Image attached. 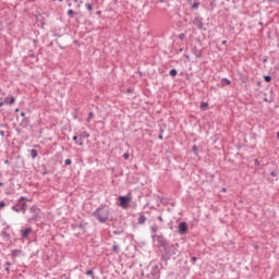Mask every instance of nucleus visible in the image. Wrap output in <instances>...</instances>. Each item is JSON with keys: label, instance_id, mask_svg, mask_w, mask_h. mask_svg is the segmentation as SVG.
Masks as SVG:
<instances>
[{"label": "nucleus", "instance_id": "1", "mask_svg": "<svg viewBox=\"0 0 279 279\" xmlns=\"http://www.w3.org/2000/svg\"><path fill=\"white\" fill-rule=\"evenodd\" d=\"M157 247L162 250L160 260L167 265V263L178 254V247H180V244H171V242L165 238V234L161 233L157 238Z\"/></svg>", "mask_w": 279, "mask_h": 279}, {"label": "nucleus", "instance_id": "2", "mask_svg": "<svg viewBox=\"0 0 279 279\" xmlns=\"http://www.w3.org/2000/svg\"><path fill=\"white\" fill-rule=\"evenodd\" d=\"M92 217H95L98 223H108V221H114V217H112V214H110V206L106 204H100L99 207L92 213Z\"/></svg>", "mask_w": 279, "mask_h": 279}, {"label": "nucleus", "instance_id": "3", "mask_svg": "<svg viewBox=\"0 0 279 279\" xmlns=\"http://www.w3.org/2000/svg\"><path fill=\"white\" fill-rule=\"evenodd\" d=\"M29 215L26 216V222L27 223H38V221H43V216L45 213H43V209L38 207V205L34 204L28 208Z\"/></svg>", "mask_w": 279, "mask_h": 279}, {"label": "nucleus", "instance_id": "4", "mask_svg": "<svg viewBox=\"0 0 279 279\" xmlns=\"http://www.w3.org/2000/svg\"><path fill=\"white\" fill-rule=\"evenodd\" d=\"M27 202H31L27 196H21L13 206H11V210L14 213H22L25 215L27 213Z\"/></svg>", "mask_w": 279, "mask_h": 279}, {"label": "nucleus", "instance_id": "5", "mask_svg": "<svg viewBox=\"0 0 279 279\" xmlns=\"http://www.w3.org/2000/svg\"><path fill=\"white\" fill-rule=\"evenodd\" d=\"M232 78L234 82H241L240 84H247L250 82V76L245 75L241 70H236Z\"/></svg>", "mask_w": 279, "mask_h": 279}, {"label": "nucleus", "instance_id": "6", "mask_svg": "<svg viewBox=\"0 0 279 279\" xmlns=\"http://www.w3.org/2000/svg\"><path fill=\"white\" fill-rule=\"evenodd\" d=\"M118 202L121 208H128V206H130V203L132 202V193H129L126 195H120L118 197Z\"/></svg>", "mask_w": 279, "mask_h": 279}, {"label": "nucleus", "instance_id": "7", "mask_svg": "<svg viewBox=\"0 0 279 279\" xmlns=\"http://www.w3.org/2000/svg\"><path fill=\"white\" fill-rule=\"evenodd\" d=\"M112 228H114L112 234H114L116 236H119L120 234H123V232H125V229L123 228V226H121V220L116 219L112 223Z\"/></svg>", "mask_w": 279, "mask_h": 279}, {"label": "nucleus", "instance_id": "8", "mask_svg": "<svg viewBox=\"0 0 279 279\" xmlns=\"http://www.w3.org/2000/svg\"><path fill=\"white\" fill-rule=\"evenodd\" d=\"M177 233L181 234V236H184V234H187L189 233V222H186V221L179 222Z\"/></svg>", "mask_w": 279, "mask_h": 279}, {"label": "nucleus", "instance_id": "9", "mask_svg": "<svg viewBox=\"0 0 279 279\" xmlns=\"http://www.w3.org/2000/svg\"><path fill=\"white\" fill-rule=\"evenodd\" d=\"M160 278V268L158 265L151 267L150 272L147 275V279H159Z\"/></svg>", "mask_w": 279, "mask_h": 279}, {"label": "nucleus", "instance_id": "10", "mask_svg": "<svg viewBox=\"0 0 279 279\" xmlns=\"http://www.w3.org/2000/svg\"><path fill=\"white\" fill-rule=\"evenodd\" d=\"M87 227H88V222L86 220H82L80 222L72 223L73 230H82V232H86Z\"/></svg>", "mask_w": 279, "mask_h": 279}, {"label": "nucleus", "instance_id": "11", "mask_svg": "<svg viewBox=\"0 0 279 279\" xmlns=\"http://www.w3.org/2000/svg\"><path fill=\"white\" fill-rule=\"evenodd\" d=\"M192 23L195 25V27H197V29H203V32H206V27H204V17L195 16Z\"/></svg>", "mask_w": 279, "mask_h": 279}, {"label": "nucleus", "instance_id": "12", "mask_svg": "<svg viewBox=\"0 0 279 279\" xmlns=\"http://www.w3.org/2000/svg\"><path fill=\"white\" fill-rule=\"evenodd\" d=\"M33 229L32 227H26L22 230H20V234L22 236V239H29V235L32 234Z\"/></svg>", "mask_w": 279, "mask_h": 279}, {"label": "nucleus", "instance_id": "13", "mask_svg": "<svg viewBox=\"0 0 279 279\" xmlns=\"http://www.w3.org/2000/svg\"><path fill=\"white\" fill-rule=\"evenodd\" d=\"M158 232V225H153L150 226V234H151V239L153 241H157L158 242V234H156Z\"/></svg>", "mask_w": 279, "mask_h": 279}, {"label": "nucleus", "instance_id": "14", "mask_svg": "<svg viewBox=\"0 0 279 279\" xmlns=\"http://www.w3.org/2000/svg\"><path fill=\"white\" fill-rule=\"evenodd\" d=\"M21 254H23V250L15 248L11 251V260H16V258L21 257Z\"/></svg>", "mask_w": 279, "mask_h": 279}, {"label": "nucleus", "instance_id": "15", "mask_svg": "<svg viewBox=\"0 0 279 279\" xmlns=\"http://www.w3.org/2000/svg\"><path fill=\"white\" fill-rule=\"evenodd\" d=\"M16 102V98L14 97V96H12V95H9L8 97H5L4 99H3V104H4V106L7 105V106H12V105H14Z\"/></svg>", "mask_w": 279, "mask_h": 279}, {"label": "nucleus", "instance_id": "16", "mask_svg": "<svg viewBox=\"0 0 279 279\" xmlns=\"http://www.w3.org/2000/svg\"><path fill=\"white\" fill-rule=\"evenodd\" d=\"M232 84V81H230L228 77H222L220 81V87L226 88V86H230Z\"/></svg>", "mask_w": 279, "mask_h": 279}, {"label": "nucleus", "instance_id": "17", "mask_svg": "<svg viewBox=\"0 0 279 279\" xmlns=\"http://www.w3.org/2000/svg\"><path fill=\"white\" fill-rule=\"evenodd\" d=\"M72 141H74L75 145H77L78 147H84V142H82V138L80 137V135H74L72 137Z\"/></svg>", "mask_w": 279, "mask_h": 279}, {"label": "nucleus", "instance_id": "18", "mask_svg": "<svg viewBox=\"0 0 279 279\" xmlns=\"http://www.w3.org/2000/svg\"><path fill=\"white\" fill-rule=\"evenodd\" d=\"M29 118H23L22 121L20 122V128H29Z\"/></svg>", "mask_w": 279, "mask_h": 279}, {"label": "nucleus", "instance_id": "19", "mask_svg": "<svg viewBox=\"0 0 279 279\" xmlns=\"http://www.w3.org/2000/svg\"><path fill=\"white\" fill-rule=\"evenodd\" d=\"M81 141L84 143V141H86V138H90V133L86 132V131H82L78 134Z\"/></svg>", "mask_w": 279, "mask_h": 279}, {"label": "nucleus", "instance_id": "20", "mask_svg": "<svg viewBox=\"0 0 279 279\" xmlns=\"http://www.w3.org/2000/svg\"><path fill=\"white\" fill-rule=\"evenodd\" d=\"M145 221H147V217L145 215H143V214H140V217L137 219V223L140 226H143V223H145Z\"/></svg>", "mask_w": 279, "mask_h": 279}, {"label": "nucleus", "instance_id": "21", "mask_svg": "<svg viewBox=\"0 0 279 279\" xmlns=\"http://www.w3.org/2000/svg\"><path fill=\"white\" fill-rule=\"evenodd\" d=\"M28 151L31 154L32 160H36V158H38V150L37 149L33 148V149H31Z\"/></svg>", "mask_w": 279, "mask_h": 279}, {"label": "nucleus", "instance_id": "22", "mask_svg": "<svg viewBox=\"0 0 279 279\" xmlns=\"http://www.w3.org/2000/svg\"><path fill=\"white\" fill-rule=\"evenodd\" d=\"M1 236L4 241H10V233L5 229L1 231Z\"/></svg>", "mask_w": 279, "mask_h": 279}, {"label": "nucleus", "instance_id": "23", "mask_svg": "<svg viewBox=\"0 0 279 279\" xmlns=\"http://www.w3.org/2000/svg\"><path fill=\"white\" fill-rule=\"evenodd\" d=\"M114 244L112 245V252L113 254H121V248L117 244V242H113Z\"/></svg>", "mask_w": 279, "mask_h": 279}, {"label": "nucleus", "instance_id": "24", "mask_svg": "<svg viewBox=\"0 0 279 279\" xmlns=\"http://www.w3.org/2000/svg\"><path fill=\"white\" fill-rule=\"evenodd\" d=\"M193 54H194L196 58H202V50H198L197 47H194V49H193Z\"/></svg>", "mask_w": 279, "mask_h": 279}, {"label": "nucleus", "instance_id": "25", "mask_svg": "<svg viewBox=\"0 0 279 279\" xmlns=\"http://www.w3.org/2000/svg\"><path fill=\"white\" fill-rule=\"evenodd\" d=\"M270 175H271V178H278V175H279L278 167H276V169L270 171Z\"/></svg>", "mask_w": 279, "mask_h": 279}, {"label": "nucleus", "instance_id": "26", "mask_svg": "<svg viewBox=\"0 0 279 279\" xmlns=\"http://www.w3.org/2000/svg\"><path fill=\"white\" fill-rule=\"evenodd\" d=\"M72 117H73V119H75V120L80 119V109H74V110L72 111Z\"/></svg>", "mask_w": 279, "mask_h": 279}, {"label": "nucleus", "instance_id": "27", "mask_svg": "<svg viewBox=\"0 0 279 279\" xmlns=\"http://www.w3.org/2000/svg\"><path fill=\"white\" fill-rule=\"evenodd\" d=\"M51 171L47 170V166H41V175H49Z\"/></svg>", "mask_w": 279, "mask_h": 279}, {"label": "nucleus", "instance_id": "28", "mask_svg": "<svg viewBox=\"0 0 279 279\" xmlns=\"http://www.w3.org/2000/svg\"><path fill=\"white\" fill-rule=\"evenodd\" d=\"M208 102L202 101L199 108L201 110L206 111L208 110Z\"/></svg>", "mask_w": 279, "mask_h": 279}, {"label": "nucleus", "instance_id": "29", "mask_svg": "<svg viewBox=\"0 0 279 279\" xmlns=\"http://www.w3.org/2000/svg\"><path fill=\"white\" fill-rule=\"evenodd\" d=\"M86 276H88L92 279H95V271L93 269H89L85 272Z\"/></svg>", "mask_w": 279, "mask_h": 279}, {"label": "nucleus", "instance_id": "30", "mask_svg": "<svg viewBox=\"0 0 279 279\" xmlns=\"http://www.w3.org/2000/svg\"><path fill=\"white\" fill-rule=\"evenodd\" d=\"M192 153L194 154V156H199V149L197 148V145L192 146Z\"/></svg>", "mask_w": 279, "mask_h": 279}, {"label": "nucleus", "instance_id": "31", "mask_svg": "<svg viewBox=\"0 0 279 279\" xmlns=\"http://www.w3.org/2000/svg\"><path fill=\"white\" fill-rule=\"evenodd\" d=\"M169 75H170L171 77H175V76L178 75V70H177L175 68L171 69V70L169 71Z\"/></svg>", "mask_w": 279, "mask_h": 279}, {"label": "nucleus", "instance_id": "32", "mask_svg": "<svg viewBox=\"0 0 279 279\" xmlns=\"http://www.w3.org/2000/svg\"><path fill=\"white\" fill-rule=\"evenodd\" d=\"M93 119H95V112L90 111L87 116V123H90V121H93Z\"/></svg>", "mask_w": 279, "mask_h": 279}, {"label": "nucleus", "instance_id": "33", "mask_svg": "<svg viewBox=\"0 0 279 279\" xmlns=\"http://www.w3.org/2000/svg\"><path fill=\"white\" fill-rule=\"evenodd\" d=\"M68 16L70 19H75V11H73V9L68 10Z\"/></svg>", "mask_w": 279, "mask_h": 279}, {"label": "nucleus", "instance_id": "34", "mask_svg": "<svg viewBox=\"0 0 279 279\" xmlns=\"http://www.w3.org/2000/svg\"><path fill=\"white\" fill-rule=\"evenodd\" d=\"M199 8V1L195 0L193 3H192V10H197Z\"/></svg>", "mask_w": 279, "mask_h": 279}, {"label": "nucleus", "instance_id": "35", "mask_svg": "<svg viewBox=\"0 0 279 279\" xmlns=\"http://www.w3.org/2000/svg\"><path fill=\"white\" fill-rule=\"evenodd\" d=\"M263 78H264V81L267 82V83L271 82V80H272L271 75H269V74L264 75Z\"/></svg>", "mask_w": 279, "mask_h": 279}, {"label": "nucleus", "instance_id": "36", "mask_svg": "<svg viewBox=\"0 0 279 279\" xmlns=\"http://www.w3.org/2000/svg\"><path fill=\"white\" fill-rule=\"evenodd\" d=\"M64 165H65V167H70V165H73V160L68 158V159H65Z\"/></svg>", "mask_w": 279, "mask_h": 279}, {"label": "nucleus", "instance_id": "37", "mask_svg": "<svg viewBox=\"0 0 279 279\" xmlns=\"http://www.w3.org/2000/svg\"><path fill=\"white\" fill-rule=\"evenodd\" d=\"M85 8H86V10H88L89 12H93V4L86 3V4H85Z\"/></svg>", "mask_w": 279, "mask_h": 279}, {"label": "nucleus", "instance_id": "38", "mask_svg": "<svg viewBox=\"0 0 279 279\" xmlns=\"http://www.w3.org/2000/svg\"><path fill=\"white\" fill-rule=\"evenodd\" d=\"M262 62L264 64H267L269 62V57L268 56H265L263 59H262Z\"/></svg>", "mask_w": 279, "mask_h": 279}, {"label": "nucleus", "instance_id": "39", "mask_svg": "<svg viewBox=\"0 0 279 279\" xmlns=\"http://www.w3.org/2000/svg\"><path fill=\"white\" fill-rule=\"evenodd\" d=\"M184 38H186V34L185 33L179 34V40H184Z\"/></svg>", "mask_w": 279, "mask_h": 279}, {"label": "nucleus", "instance_id": "40", "mask_svg": "<svg viewBox=\"0 0 279 279\" xmlns=\"http://www.w3.org/2000/svg\"><path fill=\"white\" fill-rule=\"evenodd\" d=\"M123 158L124 160H130V153H124Z\"/></svg>", "mask_w": 279, "mask_h": 279}, {"label": "nucleus", "instance_id": "41", "mask_svg": "<svg viewBox=\"0 0 279 279\" xmlns=\"http://www.w3.org/2000/svg\"><path fill=\"white\" fill-rule=\"evenodd\" d=\"M264 101L266 102V104H271V101H274V98H267V97H265L264 98Z\"/></svg>", "mask_w": 279, "mask_h": 279}, {"label": "nucleus", "instance_id": "42", "mask_svg": "<svg viewBox=\"0 0 279 279\" xmlns=\"http://www.w3.org/2000/svg\"><path fill=\"white\" fill-rule=\"evenodd\" d=\"M254 165H255V167H260V160L254 159Z\"/></svg>", "mask_w": 279, "mask_h": 279}, {"label": "nucleus", "instance_id": "43", "mask_svg": "<svg viewBox=\"0 0 279 279\" xmlns=\"http://www.w3.org/2000/svg\"><path fill=\"white\" fill-rule=\"evenodd\" d=\"M191 260H192V265H195V263H197V257L196 256H192Z\"/></svg>", "mask_w": 279, "mask_h": 279}, {"label": "nucleus", "instance_id": "44", "mask_svg": "<svg viewBox=\"0 0 279 279\" xmlns=\"http://www.w3.org/2000/svg\"><path fill=\"white\" fill-rule=\"evenodd\" d=\"M5 206H7L5 201H0V208H5Z\"/></svg>", "mask_w": 279, "mask_h": 279}, {"label": "nucleus", "instance_id": "45", "mask_svg": "<svg viewBox=\"0 0 279 279\" xmlns=\"http://www.w3.org/2000/svg\"><path fill=\"white\" fill-rule=\"evenodd\" d=\"M170 230H173V220H171L169 223H168Z\"/></svg>", "mask_w": 279, "mask_h": 279}, {"label": "nucleus", "instance_id": "46", "mask_svg": "<svg viewBox=\"0 0 279 279\" xmlns=\"http://www.w3.org/2000/svg\"><path fill=\"white\" fill-rule=\"evenodd\" d=\"M25 112L24 111H22L21 113H20V117H22L23 119H27V117H25Z\"/></svg>", "mask_w": 279, "mask_h": 279}, {"label": "nucleus", "instance_id": "47", "mask_svg": "<svg viewBox=\"0 0 279 279\" xmlns=\"http://www.w3.org/2000/svg\"><path fill=\"white\" fill-rule=\"evenodd\" d=\"M159 134H165V129L162 126L159 129Z\"/></svg>", "mask_w": 279, "mask_h": 279}, {"label": "nucleus", "instance_id": "48", "mask_svg": "<svg viewBox=\"0 0 279 279\" xmlns=\"http://www.w3.org/2000/svg\"><path fill=\"white\" fill-rule=\"evenodd\" d=\"M126 93H134V89H133L132 87H129V88L126 89Z\"/></svg>", "mask_w": 279, "mask_h": 279}, {"label": "nucleus", "instance_id": "49", "mask_svg": "<svg viewBox=\"0 0 279 279\" xmlns=\"http://www.w3.org/2000/svg\"><path fill=\"white\" fill-rule=\"evenodd\" d=\"M158 140H159V141H163V140H165V136H162V134H159V135H158Z\"/></svg>", "mask_w": 279, "mask_h": 279}, {"label": "nucleus", "instance_id": "50", "mask_svg": "<svg viewBox=\"0 0 279 279\" xmlns=\"http://www.w3.org/2000/svg\"><path fill=\"white\" fill-rule=\"evenodd\" d=\"M5 267H12V263L11 262H5Z\"/></svg>", "mask_w": 279, "mask_h": 279}, {"label": "nucleus", "instance_id": "51", "mask_svg": "<svg viewBox=\"0 0 279 279\" xmlns=\"http://www.w3.org/2000/svg\"><path fill=\"white\" fill-rule=\"evenodd\" d=\"M157 219H158V221H160L161 223H162V221H165V220L162 219V216H158Z\"/></svg>", "mask_w": 279, "mask_h": 279}, {"label": "nucleus", "instance_id": "52", "mask_svg": "<svg viewBox=\"0 0 279 279\" xmlns=\"http://www.w3.org/2000/svg\"><path fill=\"white\" fill-rule=\"evenodd\" d=\"M28 58H36V54L34 52L28 54Z\"/></svg>", "mask_w": 279, "mask_h": 279}, {"label": "nucleus", "instance_id": "53", "mask_svg": "<svg viewBox=\"0 0 279 279\" xmlns=\"http://www.w3.org/2000/svg\"><path fill=\"white\" fill-rule=\"evenodd\" d=\"M4 271L8 272V274H10V266H7V267L4 268Z\"/></svg>", "mask_w": 279, "mask_h": 279}, {"label": "nucleus", "instance_id": "54", "mask_svg": "<svg viewBox=\"0 0 279 279\" xmlns=\"http://www.w3.org/2000/svg\"><path fill=\"white\" fill-rule=\"evenodd\" d=\"M267 2H269V3H277L278 2V0H266Z\"/></svg>", "mask_w": 279, "mask_h": 279}, {"label": "nucleus", "instance_id": "55", "mask_svg": "<svg viewBox=\"0 0 279 279\" xmlns=\"http://www.w3.org/2000/svg\"><path fill=\"white\" fill-rule=\"evenodd\" d=\"M0 136H5V131L1 130L0 131Z\"/></svg>", "mask_w": 279, "mask_h": 279}, {"label": "nucleus", "instance_id": "56", "mask_svg": "<svg viewBox=\"0 0 279 279\" xmlns=\"http://www.w3.org/2000/svg\"><path fill=\"white\" fill-rule=\"evenodd\" d=\"M221 192H222V193H228V189L222 187V189H221Z\"/></svg>", "mask_w": 279, "mask_h": 279}, {"label": "nucleus", "instance_id": "57", "mask_svg": "<svg viewBox=\"0 0 279 279\" xmlns=\"http://www.w3.org/2000/svg\"><path fill=\"white\" fill-rule=\"evenodd\" d=\"M1 128H8V124L0 123V129Z\"/></svg>", "mask_w": 279, "mask_h": 279}, {"label": "nucleus", "instance_id": "58", "mask_svg": "<svg viewBox=\"0 0 279 279\" xmlns=\"http://www.w3.org/2000/svg\"><path fill=\"white\" fill-rule=\"evenodd\" d=\"M3 106H5V102H3V100L0 101V108H2Z\"/></svg>", "mask_w": 279, "mask_h": 279}, {"label": "nucleus", "instance_id": "59", "mask_svg": "<svg viewBox=\"0 0 279 279\" xmlns=\"http://www.w3.org/2000/svg\"><path fill=\"white\" fill-rule=\"evenodd\" d=\"M207 175L209 177V178H215V174H213V173H207Z\"/></svg>", "mask_w": 279, "mask_h": 279}, {"label": "nucleus", "instance_id": "60", "mask_svg": "<svg viewBox=\"0 0 279 279\" xmlns=\"http://www.w3.org/2000/svg\"><path fill=\"white\" fill-rule=\"evenodd\" d=\"M221 45H228V40H222Z\"/></svg>", "mask_w": 279, "mask_h": 279}, {"label": "nucleus", "instance_id": "61", "mask_svg": "<svg viewBox=\"0 0 279 279\" xmlns=\"http://www.w3.org/2000/svg\"><path fill=\"white\" fill-rule=\"evenodd\" d=\"M182 51H184V48H180V49L178 50V53H182Z\"/></svg>", "mask_w": 279, "mask_h": 279}, {"label": "nucleus", "instance_id": "62", "mask_svg": "<svg viewBox=\"0 0 279 279\" xmlns=\"http://www.w3.org/2000/svg\"><path fill=\"white\" fill-rule=\"evenodd\" d=\"M4 165H10V160L5 159Z\"/></svg>", "mask_w": 279, "mask_h": 279}, {"label": "nucleus", "instance_id": "63", "mask_svg": "<svg viewBox=\"0 0 279 279\" xmlns=\"http://www.w3.org/2000/svg\"><path fill=\"white\" fill-rule=\"evenodd\" d=\"M187 3H189L190 5H192V4H193V0H187Z\"/></svg>", "mask_w": 279, "mask_h": 279}, {"label": "nucleus", "instance_id": "64", "mask_svg": "<svg viewBox=\"0 0 279 279\" xmlns=\"http://www.w3.org/2000/svg\"><path fill=\"white\" fill-rule=\"evenodd\" d=\"M277 138H279V132H277Z\"/></svg>", "mask_w": 279, "mask_h": 279}]
</instances>
